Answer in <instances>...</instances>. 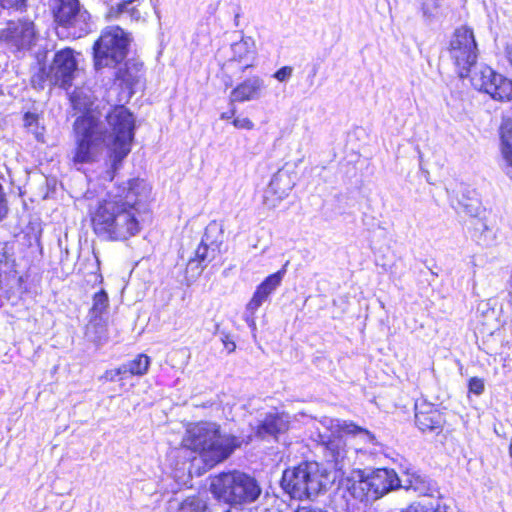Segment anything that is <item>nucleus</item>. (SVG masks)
<instances>
[{"instance_id":"f257e3e1","label":"nucleus","mask_w":512,"mask_h":512,"mask_svg":"<svg viewBox=\"0 0 512 512\" xmlns=\"http://www.w3.org/2000/svg\"><path fill=\"white\" fill-rule=\"evenodd\" d=\"M105 120L110 127V133L101 115L95 111H87L75 119L74 145L69 158L73 166L81 170L85 164L99 162L107 150L110 170L106 172L105 178L112 181L114 172L131 151L135 119L127 108L116 106L105 116Z\"/></svg>"},{"instance_id":"f03ea898","label":"nucleus","mask_w":512,"mask_h":512,"mask_svg":"<svg viewBox=\"0 0 512 512\" xmlns=\"http://www.w3.org/2000/svg\"><path fill=\"white\" fill-rule=\"evenodd\" d=\"M151 192L149 185L141 179L128 180L118 186L99 203L92 216L95 233L107 240L125 241L140 232L137 219L138 205Z\"/></svg>"},{"instance_id":"7ed1b4c3","label":"nucleus","mask_w":512,"mask_h":512,"mask_svg":"<svg viewBox=\"0 0 512 512\" xmlns=\"http://www.w3.org/2000/svg\"><path fill=\"white\" fill-rule=\"evenodd\" d=\"M183 444L198 452L206 467L212 468L222 462L238 446L233 436H222L216 423L200 422L187 429Z\"/></svg>"},{"instance_id":"20e7f679","label":"nucleus","mask_w":512,"mask_h":512,"mask_svg":"<svg viewBox=\"0 0 512 512\" xmlns=\"http://www.w3.org/2000/svg\"><path fill=\"white\" fill-rule=\"evenodd\" d=\"M331 432L329 434H320L322 453L328 463L336 471L345 472L353 465V452L347 448L346 436L357 437L364 444H375L374 434L365 428H362L352 421L330 420Z\"/></svg>"},{"instance_id":"39448f33","label":"nucleus","mask_w":512,"mask_h":512,"mask_svg":"<svg viewBox=\"0 0 512 512\" xmlns=\"http://www.w3.org/2000/svg\"><path fill=\"white\" fill-rule=\"evenodd\" d=\"M330 482L329 475L317 462H302L283 472L281 487L297 500L310 499Z\"/></svg>"},{"instance_id":"423d86ee","label":"nucleus","mask_w":512,"mask_h":512,"mask_svg":"<svg viewBox=\"0 0 512 512\" xmlns=\"http://www.w3.org/2000/svg\"><path fill=\"white\" fill-rule=\"evenodd\" d=\"M213 495L228 504H246L256 501L262 489L249 474L233 471L216 476L211 482Z\"/></svg>"},{"instance_id":"0eeeda50","label":"nucleus","mask_w":512,"mask_h":512,"mask_svg":"<svg viewBox=\"0 0 512 512\" xmlns=\"http://www.w3.org/2000/svg\"><path fill=\"white\" fill-rule=\"evenodd\" d=\"M129 42L128 35L118 26L103 30L93 46L95 69L117 68L128 54Z\"/></svg>"},{"instance_id":"6e6552de","label":"nucleus","mask_w":512,"mask_h":512,"mask_svg":"<svg viewBox=\"0 0 512 512\" xmlns=\"http://www.w3.org/2000/svg\"><path fill=\"white\" fill-rule=\"evenodd\" d=\"M479 56L474 32L467 26L455 29L450 40V62L459 79H469Z\"/></svg>"},{"instance_id":"1a4fd4ad","label":"nucleus","mask_w":512,"mask_h":512,"mask_svg":"<svg viewBox=\"0 0 512 512\" xmlns=\"http://www.w3.org/2000/svg\"><path fill=\"white\" fill-rule=\"evenodd\" d=\"M409 487L410 485L402 484V480L393 469L381 468L355 482L351 491L355 498L369 502L383 497L392 490Z\"/></svg>"},{"instance_id":"9d476101","label":"nucleus","mask_w":512,"mask_h":512,"mask_svg":"<svg viewBox=\"0 0 512 512\" xmlns=\"http://www.w3.org/2000/svg\"><path fill=\"white\" fill-rule=\"evenodd\" d=\"M76 70L77 60L74 51L71 48H64L56 52L49 67L40 68L32 76L31 81L34 86H39L40 88H43L46 82L50 86L68 88L72 85Z\"/></svg>"},{"instance_id":"9b49d317","label":"nucleus","mask_w":512,"mask_h":512,"mask_svg":"<svg viewBox=\"0 0 512 512\" xmlns=\"http://www.w3.org/2000/svg\"><path fill=\"white\" fill-rule=\"evenodd\" d=\"M471 87L498 103L512 102V78L496 71L489 65L474 69L468 79Z\"/></svg>"},{"instance_id":"f8f14e48","label":"nucleus","mask_w":512,"mask_h":512,"mask_svg":"<svg viewBox=\"0 0 512 512\" xmlns=\"http://www.w3.org/2000/svg\"><path fill=\"white\" fill-rule=\"evenodd\" d=\"M55 21L69 29L73 37L80 38L91 30V17L79 0H55Z\"/></svg>"},{"instance_id":"ddd939ff","label":"nucleus","mask_w":512,"mask_h":512,"mask_svg":"<svg viewBox=\"0 0 512 512\" xmlns=\"http://www.w3.org/2000/svg\"><path fill=\"white\" fill-rule=\"evenodd\" d=\"M222 238V229L216 223H210L195 251V258L190 259L187 264V272H192L193 276H199L220 253Z\"/></svg>"},{"instance_id":"4468645a","label":"nucleus","mask_w":512,"mask_h":512,"mask_svg":"<svg viewBox=\"0 0 512 512\" xmlns=\"http://www.w3.org/2000/svg\"><path fill=\"white\" fill-rule=\"evenodd\" d=\"M0 37L10 49L26 52L36 45L38 34L31 20L19 19L9 21Z\"/></svg>"},{"instance_id":"2eb2a0df","label":"nucleus","mask_w":512,"mask_h":512,"mask_svg":"<svg viewBox=\"0 0 512 512\" xmlns=\"http://www.w3.org/2000/svg\"><path fill=\"white\" fill-rule=\"evenodd\" d=\"M289 416L273 409L261 415L256 427V435L262 439L283 434L289 429Z\"/></svg>"},{"instance_id":"dca6fc26","label":"nucleus","mask_w":512,"mask_h":512,"mask_svg":"<svg viewBox=\"0 0 512 512\" xmlns=\"http://www.w3.org/2000/svg\"><path fill=\"white\" fill-rule=\"evenodd\" d=\"M445 422V414L437 410L433 404L425 401L415 403V423L421 431H437L443 428Z\"/></svg>"},{"instance_id":"f3484780","label":"nucleus","mask_w":512,"mask_h":512,"mask_svg":"<svg viewBox=\"0 0 512 512\" xmlns=\"http://www.w3.org/2000/svg\"><path fill=\"white\" fill-rule=\"evenodd\" d=\"M294 187L290 175L287 172L278 171L271 179L264 192L263 202L268 208H275L286 198Z\"/></svg>"},{"instance_id":"a211bd4d","label":"nucleus","mask_w":512,"mask_h":512,"mask_svg":"<svg viewBox=\"0 0 512 512\" xmlns=\"http://www.w3.org/2000/svg\"><path fill=\"white\" fill-rule=\"evenodd\" d=\"M264 89V81L253 76L237 85L230 93L231 102H246L256 100L261 97Z\"/></svg>"},{"instance_id":"6ab92c4d","label":"nucleus","mask_w":512,"mask_h":512,"mask_svg":"<svg viewBox=\"0 0 512 512\" xmlns=\"http://www.w3.org/2000/svg\"><path fill=\"white\" fill-rule=\"evenodd\" d=\"M143 77V63L137 59H128L123 66L115 72V79L120 81L129 90L140 82Z\"/></svg>"},{"instance_id":"aec40b11","label":"nucleus","mask_w":512,"mask_h":512,"mask_svg":"<svg viewBox=\"0 0 512 512\" xmlns=\"http://www.w3.org/2000/svg\"><path fill=\"white\" fill-rule=\"evenodd\" d=\"M231 52V60L242 63L244 69L251 67L256 57L255 41L251 37H242L231 45Z\"/></svg>"},{"instance_id":"412c9836","label":"nucleus","mask_w":512,"mask_h":512,"mask_svg":"<svg viewBox=\"0 0 512 512\" xmlns=\"http://www.w3.org/2000/svg\"><path fill=\"white\" fill-rule=\"evenodd\" d=\"M500 153L512 171V118L503 117L499 126Z\"/></svg>"},{"instance_id":"4be33fe9","label":"nucleus","mask_w":512,"mask_h":512,"mask_svg":"<svg viewBox=\"0 0 512 512\" xmlns=\"http://www.w3.org/2000/svg\"><path fill=\"white\" fill-rule=\"evenodd\" d=\"M89 321L86 325L85 337L88 341L101 345L108 340L107 320L97 316H88Z\"/></svg>"},{"instance_id":"5701e85b","label":"nucleus","mask_w":512,"mask_h":512,"mask_svg":"<svg viewBox=\"0 0 512 512\" xmlns=\"http://www.w3.org/2000/svg\"><path fill=\"white\" fill-rule=\"evenodd\" d=\"M133 3L134 0H129L111 6L108 11V17L111 19L138 21L141 18V14Z\"/></svg>"},{"instance_id":"b1692460","label":"nucleus","mask_w":512,"mask_h":512,"mask_svg":"<svg viewBox=\"0 0 512 512\" xmlns=\"http://www.w3.org/2000/svg\"><path fill=\"white\" fill-rule=\"evenodd\" d=\"M150 365V358L145 354H139L133 360L122 364L125 375L142 376L147 373Z\"/></svg>"},{"instance_id":"393cba45","label":"nucleus","mask_w":512,"mask_h":512,"mask_svg":"<svg viewBox=\"0 0 512 512\" xmlns=\"http://www.w3.org/2000/svg\"><path fill=\"white\" fill-rule=\"evenodd\" d=\"M109 307V298L105 290H100L95 293L92 299V307L89 310L88 316H97L104 318Z\"/></svg>"},{"instance_id":"a878e982","label":"nucleus","mask_w":512,"mask_h":512,"mask_svg":"<svg viewBox=\"0 0 512 512\" xmlns=\"http://www.w3.org/2000/svg\"><path fill=\"white\" fill-rule=\"evenodd\" d=\"M207 501L199 496L194 495L183 500L178 508V512H207Z\"/></svg>"},{"instance_id":"bb28decb","label":"nucleus","mask_w":512,"mask_h":512,"mask_svg":"<svg viewBox=\"0 0 512 512\" xmlns=\"http://www.w3.org/2000/svg\"><path fill=\"white\" fill-rule=\"evenodd\" d=\"M23 125L38 141L43 140L44 127L40 125L39 116L37 114L31 112L25 113L23 116Z\"/></svg>"},{"instance_id":"cd10ccee","label":"nucleus","mask_w":512,"mask_h":512,"mask_svg":"<svg viewBox=\"0 0 512 512\" xmlns=\"http://www.w3.org/2000/svg\"><path fill=\"white\" fill-rule=\"evenodd\" d=\"M286 273V269H281L278 272L269 275L257 289L265 293L266 296H270L281 284L283 277Z\"/></svg>"},{"instance_id":"c85d7f7f","label":"nucleus","mask_w":512,"mask_h":512,"mask_svg":"<svg viewBox=\"0 0 512 512\" xmlns=\"http://www.w3.org/2000/svg\"><path fill=\"white\" fill-rule=\"evenodd\" d=\"M268 300V296L265 295L262 291L256 288L251 300L246 305V309L248 313H256L258 308Z\"/></svg>"},{"instance_id":"c756f323","label":"nucleus","mask_w":512,"mask_h":512,"mask_svg":"<svg viewBox=\"0 0 512 512\" xmlns=\"http://www.w3.org/2000/svg\"><path fill=\"white\" fill-rule=\"evenodd\" d=\"M103 377L110 382L116 381L118 377H120V379H124L126 378L125 369L121 365L118 368L107 370Z\"/></svg>"},{"instance_id":"7c9ffc66","label":"nucleus","mask_w":512,"mask_h":512,"mask_svg":"<svg viewBox=\"0 0 512 512\" xmlns=\"http://www.w3.org/2000/svg\"><path fill=\"white\" fill-rule=\"evenodd\" d=\"M469 391L474 394H481L484 391V382L479 377H472L468 381Z\"/></svg>"},{"instance_id":"2f4dec72","label":"nucleus","mask_w":512,"mask_h":512,"mask_svg":"<svg viewBox=\"0 0 512 512\" xmlns=\"http://www.w3.org/2000/svg\"><path fill=\"white\" fill-rule=\"evenodd\" d=\"M233 125L238 129L252 130L254 123L247 117H237L233 120Z\"/></svg>"},{"instance_id":"473e14b6","label":"nucleus","mask_w":512,"mask_h":512,"mask_svg":"<svg viewBox=\"0 0 512 512\" xmlns=\"http://www.w3.org/2000/svg\"><path fill=\"white\" fill-rule=\"evenodd\" d=\"M292 72H293L292 67L284 66V67L280 68L279 70H277L275 72L274 77L278 81L284 82V81L288 80L292 76Z\"/></svg>"},{"instance_id":"72a5a7b5","label":"nucleus","mask_w":512,"mask_h":512,"mask_svg":"<svg viewBox=\"0 0 512 512\" xmlns=\"http://www.w3.org/2000/svg\"><path fill=\"white\" fill-rule=\"evenodd\" d=\"M244 320L252 331L256 330L255 313H248L246 310L244 314Z\"/></svg>"},{"instance_id":"f704fd0d","label":"nucleus","mask_w":512,"mask_h":512,"mask_svg":"<svg viewBox=\"0 0 512 512\" xmlns=\"http://www.w3.org/2000/svg\"><path fill=\"white\" fill-rule=\"evenodd\" d=\"M436 8H437V5H436V4L434 5L433 9H432V8H430L429 2H428V0H426V1L423 3V6H422L423 15H424L425 17H428V18H430V17L434 16V15H435V14H434V10H435Z\"/></svg>"},{"instance_id":"c9c22d12","label":"nucleus","mask_w":512,"mask_h":512,"mask_svg":"<svg viewBox=\"0 0 512 512\" xmlns=\"http://www.w3.org/2000/svg\"><path fill=\"white\" fill-rule=\"evenodd\" d=\"M503 55H504V58L506 59V61L509 63V65L512 68V44L511 43H507L504 46Z\"/></svg>"},{"instance_id":"e433bc0d","label":"nucleus","mask_w":512,"mask_h":512,"mask_svg":"<svg viewBox=\"0 0 512 512\" xmlns=\"http://www.w3.org/2000/svg\"><path fill=\"white\" fill-rule=\"evenodd\" d=\"M6 213H7L6 203L3 198L2 193L0 192V221L3 219V217L6 215Z\"/></svg>"},{"instance_id":"4c0bfd02","label":"nucleus","mask_w":512,"mask_h":512,"mask_svg":"<svg viewBox=\"0 0 512 512\" xmlns=\"http://www.w3.org/2000/svg\"><path fill=\"white\" fill-rule=\"evenodd\" d=\"M3 2V6L14 7L22 4L24 0H1Z\"/></svg>"},{"instance_id":"58836bf2","label":"nucleus","mask_w":512,"mask_h":512,"mask_svg":"<svg viewBox=\"0 0 512 512\" xmlns=\"http://www.w3.org/2000/svg\"><path fill=\"white\" fill-rule=\"evenodd\" d=\"M223 343H224L225 348L229 352H233L236 348L235 343L233 341L229 340L228 337H226V340H223Z\"/></svg>"},{"instance_id":"ea45409f","label":"nucleus","mask_w":512,"mask_h":512,"mask_svg":"<svg viewBox=\"0 0 512 512\" xmlns=\"http://www.w3.org/2000/svg\"><path fill=\"white\" fill-rule=\"evenodd\" d=\"M482 328H481V333H484V334H492L493 333V329L492 327H488L487 323L483 322L482 323Z\"/></svg>"},{"instance_id":"a19ab883","label":"nucleus","mask_w":512,"mask_h":512,"mask_svg":"<svg viewBox=\"0 0 512 512\" xmlns=\"http://www.w3.org/2000/svg\"><path fill=\"white\" fill-rule=\"evenodd\" d=\"M71 100H72V103H73V105H74V107H75L76 109H81V104H80V102H79V96H78V94H74V95L72 96V99H71Z\"/></svg>"},{"instance_id":"79ce46f5","label":"nucleus","mask_w":512,"mask_h":512,"mask_svg":"<svg viewBox=\"0 0 512 512\" xmlns=\"http://www.w3.org/2000/svg\"><path fill=\"white\" fill-rule=\"evenodd\" d=\"M296 512H326L322 509H317V508H300L298 509Z\"/></svg>"},{"instance_id":"37998d69","label":"nucleus","mask_w":512,"mask_h":512,"mask_svg":"<svg viewBox=\"0 0 512 512\" xmlns=\"http://www.w3.org/2000/svg\"><path fill=\"white\" fill-rule=\"evenodd\" d=\"M235 114V109H233L231 112H224L221 114L222 119H230Z\"/></svg>"},{"instance_id":"c03bdc74","label":"nucleus","mask_w":512,"mask_h":512,"mask_svg":"<svg viewBox=\"0 0 512 512\" xmlns=\"http://www.w3.org/2000/svg\"><path fill=\"white\" fill-rule=\"evenodd\" d=\"M226 512H231V511H226Z\"/></svg>"},{"instance_id":"a18cd8bd","label":"nucleus","mask_w":512,"mask_h":512,"mask_svg":"<svg viewBox=\"0 0 512 512\" xmlns=\"http://www.w3.org/2000/svg\"><path fill=\"white\" fill-rule=\"evenodd\" d=\"M511 179H512V176H511Z\"/></svg>"}]
</instances>
